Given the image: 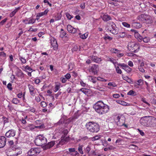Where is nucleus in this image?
<instances>
[{"instance_id": "de8ad7c7", "label": "nucleus", "mask_w": 156, "mask_h": 156, "mask_svg": "<svg viewBox=\"0 0 156 156\" xmlns=\"http://www.w3.org/2000/svg\"><path fill=\"white\" fill-rule=\"evenodd\" d=\"M19 59L23 63H25L26 62L25 59L21 57H20Z\"/></svg>"}, {"instance_id": "423d86ee", "label": "nucleus", "mask_w": 156, "mask_h": 156, "mask_svg": "<svg viewBox=\"0 0 156 156\" xmlns=\"http://www.w3.org/2000/svg\"><path fill=\"white\" fill-rule=\"evenodd\" d=\"M36 145L38 146H43L47 142V139L43 135L37 136L34 141Z\"/></svg>"}, {"instance_id": "20e7f679", "label": "nucleus", "mask_w": 156, "mask_h": 156, "mask_svg": "<svg viewBox=\"0 0 156 156\" xmlns=\"http://www.w3.org/2000/svg\"><path fill=\"white\" fill-rule=\"evenodd\" d=\"M106 28L114 34H116L118 33V28L113 22L110 21L107 23L106 26Z\"/></svg>"}, {"instance_id": "f257e3e1", "label": "nucleus", "mask_w": 156, "mask_h": 156, "mask_svg": "<svg viewBox=\"0 0 156 156\" xmlns=\"http://www.w3.org/2000/svg\"><path fill=\"white\" fill-rule=\"evenodd\" d=\"M140 124L148 127L156 126V118L151 116H145L142 117L140 120Z\"/></svg>"}, {"instance_id": "7ed1b4c3", "label": "nucleus", "mask_w": 156, "mask_h": 156, "mask_svg": "<svg viewBox=\"0 0 156 156\" xmlns=\"http://www.w3.org/2000/svg\"><path fill=\"white\" fill-rule=\"evenodd\" d=\"M86 128L90 132L97 133L99 130V125L95 122H87L85 125Z\"/></svg>"}, {"instance_id": "603ef678", "label": "nucleus", "mask_w": 156, "mask_h": 156, "mask_svg": "<svg viewBox=\"0 0 156 156\" xmlns=\"http://www.w3.org/2000/svg\"><path fill=\"white\" fill-rule=\"evenodd\" d=\"M109 61L112 62L114 65H115V64L116 63V62L115 61V60L112 58H110L109 59Z\"/></svg>"}, {"instance_id": "b1692460", "label": "nucleus", "mask_w": 156, "mask_h": 156, "mask_svg": "<svg viewBox=\"0 0 156 156\" xmlns=\"http://www.w3.org/2000/svg\"><path fill=\"white\" fill-rule=\"evenodd\" d=\"M55 18V21H57L60 20L62 17V14L61 13H58L55 15L54 17Z\"/></svg>"}, {"instance_id": "6e6552de", "label": "nucleus", "mask_w": 156, "mask_h": 156, "mask_svg": "<svg viewBox=\"0 0 156 156\" xmlns=\"http://www.w3.org/2000/svg\"><path fill=\"white\" fill-rule=\"evenodd\" d=\"M128 47L129 51L133 52H137L140 49L139 44L134 42H129Z\"/></svg>"}, {"instance_id": "79ce46f5", "label": "nucleus", "mask_w": 156, "mask_h": 156, "mask_svg": "<svg viewBox=\"0 0 156 156\" xmlns=\"http://www.w3.org/2000/svg\"><path fill=\"white\" fill-rule=\"evenodd\" d=\"M35 21L36 19H31L29 20L28 23V24H33L35 22Z\"/></svg>"}, {"instance_id": "2f4dec72", "label": "nucleus", "mask_w": 156, "mask_h": 156, "mask_svg": "<svg viewBox=\"0 0 156 156\" xmlns=\"http://www.w3.org/2000/svg\"><path fill=\"white\" fill-rule=\"evenodd\" d=\"M126 36V33L125 32H120L119 34V37H121V38H124Z\"/></svg>"}, {"instance_id": "e2e57ef3", "label": "nucleus", "mask_w": 156, "mask_h": 156, "mask_svg": "<svg viewBox=\"0 0 156 156\" xmlns=\"http://www.w3.org/2000/svg\"><path fill=\"white\" fill-rule=\"evenodd\" d=\"M138 69L140 72L142 73H144L145 72V70L144 69V68L142 67H140L139 66Z\"/></svg>"}, {"instance_id": "bf43d9fd", "label": "nucleus", "mask_w": 156, "mask_h": 156, "mask_svg": "<svg viewBox=\"0 0 156 156\" xmlns=\"http://www.w3.org/2000/svg\"><path fill=\"white\" fill-rule=\"evenodd\" d=\"M136 83L139 85H140L141 83V85H142L143 83V80L141 79L137 81V83Z\"/></svg>"}, {"instance_id": "9d476101", "label": "nucleus", "mask_w": 156, "mask_h": 156, "mask_svg": "<svg viewBox=\"0 0 156 156\" xmlns=\"http://www.w3.org/2000/svg\"><path fill=\"white\" fill-rule=\"evenodd\" d=\"M40 152V150L38 148H32L28 152V155L27 156H34Z\"/></svg>"}, {"instance_id": "4be33fe9", "label": "nucleus", "mask_w": 156, "mask_h": 156, "mask_svg": "<svg viewBox=\"0 0 156 156\" xmlns=\"http://www.w3.org/2000/svg\"><path fill=\"white\" fill-rule=\"evenodd\" d=\"M80 90L87 95H88L90 93V90L88 89L82 88Z\"/></svg>"}, {"instance_id": "c03bdc74", "label": "nucleus", "mask_w": 156, "mask_h": 156, "mask_svg": "<svg viewBox=\"0 0 156 156\" xmlns=\"http://www.w3.org/2000/svg\"><path fill=\"white\" fill-rule=\"evenodd\" d=\"M45 127L44 125V124H42L41 125L39 126H34V129L35 128H38L39 129H41L43 128H44Z\"/></svg>"}, {"instance_id": "4c0bfd02", "label": "nucleus", "mask_w": 156, "mask_h": 156, "mask_svg": "<svg viewBox=\"0 0 156 156\" xmlns=\"http://www.w3.org/2000/svg\"><path fill=\"white\" fill-rule=\"evenodd\" d=\"M115 67L117 73H118L121 74L122 73V71L121 69H119V66L116 67L115 65Z\"/></svg>"}, {"instance_id": "ddd939ff", "label": "nucleus", "mask_w": 156, "mask_h": 156, "mask_svg": "<svg viewBox=\"0 0 156 156\" xmlns=\"http://www.w3.org/2000/svg\"><path fill=\"white\" fill-rule=\"evenodd\" d=\"M16 134V132L13 129H10L6 132L5 135L7 137H11L14 136Z\"/></svg>"}, {"instance_id": "a19ab883", "label": "nucleus", "mask_w": 156, "mask_h": 156, "mask_svg": "<svg viewBox=\"0 0 156 156\" xmlns=\"http://www.w3.org/2000/svg\"><path fill=\"white\" fill-rule=\"evenodd\" d=\"M122 24L124 26L127 28H129L130 27V25L126 22H123Z\"/></svg>"}, {"instance_id": "bb28decb", "label": "nucleus", "mask_w": 156, "mask_h": 156, "mask_svg": "<svg viewBox=\"0 0 156 156\" xmlns=\"http://www.w3.org/2000/svg\"><path fill=\"white\" fill-rule=\"evenodd\" d=\"M69 151H66V152L67 154H69L71 155H73V154L71 153L72 152H74L75 151V149L74 148H69L68 149Z\"/></svg>"}, {"instance_id": "4d7b16f0", "label": "nucleus", "mask_w": 156, "mask_h": 156, "mask_svg": "<svg viewBox=\"0 0 156 156\" xmlns=\"http://www.w3.org/2000/svg\"><path fill=\"white\" fill-rule=\"evenodd\" d=\"M104 38L105 40H108L110 41L112 39V37H110L109 36H107L105 37Z\"/></svg>"}, {"instance_id": "9b49d317", "label": "nucleus", "mask_w": 156, "mask_h": 156, "mask_svg": "<svg viewBox=\"0 0 156 156\" xmlns=\"http://www.w3.org/2000/svg\"><path fill=\"white\" fill-rule=\"evenodd\" d=\"M98 70V66L94 64L90 67L89 71L90 72H92L94 75H97Z\"/></svg>"}, {"instance_id": "a878e982", "label": "nucleus", "mask_w": 156, "mask_h": 156, "mask_svg": "<svg viewBox=\"0 0 156 156\" xmlns=\"http://www.w3.org/2000/svg\"><path fill=\"white\" fill-rule=\"evenodd\" d=\"M132 25L136 28H140L142 26L139 23H133Z\"/></svg>"}, {"instance_id": "412c9836", "label": "nucleus", "mask_w": 156, "mask_h": 156, "mask_svg": "<svg viewBox=\"0 0 156 156\" xmlns=\"http://www.w3.org/2000/svg\"><path fill=\"white\" fill-rule=\"evenodd\" d=\"M20 9V7H18L17 8H16V9L13 11L12 12H11V13L9 14V16L12 17H13L15 14L17 12V11Z\"/></svg>"}, {"instance_id": "0eeeda50", "label": "nucleus", "mask_w": 156, "mask_h": 156, "mask_svg": "<svg viewBox=\"0 0 156 156\" xmlns=\"http://www.w3.org/2000/svg\"><path fill=\"white\" fill-rule=\"evenodd\" d=\"M21 151L19 148L14 149L13 147L8 148L6 151V154L8 156H17L21 153Z\"/></svg>"}, {"instance_id": "69168bd1", "label": "nucleus", "mask_w": 156, "mask_h": 156, "mask_svg": "<svg viewBox=\"0 0 156 156\" xmlns=\"http://www.w3.org/2000/svg\"><path fill=\"white\" fill-rule=\"evenodd\" d=\"M78 49V48L77 46L75 45L74 46L73 48L72 49V51L73 52L77 51Z\"/></svg>"}, {"instance_id": "f03ea898", "label": "nucleus", "mask_w": 156, "mask_h": 156, "mask_svg": "<svg viewBox=\"0 0 156 156\" xmlns=\"http://www.w3.org/2000/svg\"><path fill=\"white\" fill-rule=\"evenodd\" d=\"M95 111L100 115H103L107 113L109 110V106L100 101L97 102L94 106Z\"/></svg>"}, {"instance_id": "1a4fd4ad", "label": "nucleus", "mask_w": 156, "mask_h": 156, "mask_svg": "<svg viewBox=\"0 0 156 156\" xmlns=\"http://www.w3.org/2000/svg\"><path fill=\"white\" fill-rule=\"evenodd\" d=\"M125 119L123 115H121L116 117L115 118V121L118 126H122L124 124Z\"/></svg>"}, {"instance_id": "aec40b11", "label": "nucleus", "mask_w": 156, "mask_h": 156, "mask_svg": "<svg viewBox=\"0 0 156 156\" xmlns=\"http://www.w3.org/2000/svg\"><path fill=\"white\" fill-rule=\"evenodd\" d=\"M135 38L137 39L139 42H141L143 39V37L141 36L138 33H136L135 35Z\"/></svg>"}, {"instance_id": "6ab92c4d", "label": "nucleus", "mask_w": 156, "mask_h": 156, "mask_svg": "<svg viewBox=\"0 0 156 156\" xmlns=\"http://www.w3.org/2000/svg\"><path fill=\"white\" fill-rule=\"evenodd\" d=\"M28 87L30 90V92L31 95L34 96L35 93H34V87L30 84L28 85Z\"/></svg>"}, {"instance_id": "864d4df0", "label": "nucleus", "mask_w": 156, "mask_h": 156, "mask_svg": "<svg viewBox=\"0 0 156 156\" xmlns=\"http://www.w3.org/2000/svg\"><path fill=\"white\" fill-rule=\"evenodd\" d=\"M32 68L30 67H29L28 66H26L25 67V70L26 71H27V70H29V71L32 70Z\"/></svg>"}, {"instance_id": "5701e85b", "label": "nucleus", "mask_w": 156, "mask_h": 156, "mask_svg": "<svg viewBox=\"0 0 156 156\" xmlns=\"http://www.w3.org/2000/svg\"><path fill=\"white\" fill-rule=\"evenodd\" d=\"M91 58L92 60L96 62H98L101 61L100 58L94 56H92Z\"/></svg>"}, {"instance_id": "13d9d810", "label": "nucleus", "mask_w": 156, "mask_h": 156, "mask_svg": "<svg viewBox=\"0 0 156 156\" xmlns=\"http://www.w3.org/2000/svg\"><path fill=\"white\" fill-rule=\"evenodd\" d=\"M65 78L68 80L71 77V75L69 73H67L65 76Z\"/></svg>"}, {"instance_id": "393cba45", "label": "nucleus", "mask_w": 156, "mask_h": 156, "mask_svg": "<svg viewBox=\"0 0 156 156\" xmlns=\"http://www.w3.org/2000/svg\"><path fill=\"white\" fill-rule=\"evenodd\" d=\"M64 136L61 139L60 142H64V143L68 142L69 140V137L67 136L66 137Z\"/></svg>"}, {"instance_id": "338daca9", "label": "nucleus", "mask_w": 156, "mask_h": 156, "mask_svg": "<svg viewBox=\"0 0 156 156\" xmlns=\"http://www.w3.org/2000/svg\"><path fill=\"white\" fill-rule=\"evenodd\" d=\"M7 19H5L3 20H2L0 22V24L1 25H3V24L6 22Z\"/></svg>"}, {"instance_id": "cd10ccee", "label": "nucleus", "mask_w": 156, "mask_h": 156, "mask_svg": "<svg viewBox=\"0 0 156 156\" xmlns=\"http://www.w3.org/2000/svg\"><path fill=\"white\" fill-rule=\"evenodd\" d=\"M101 137V135H97L94 137L91 138V140L92 141H94L96 140H98Z\"/></svg>"}, {"instance_id": "c9c22d12", "label": "nucleus", "mask_w": 156, "mask_h": 156, "mask_svg": "<svg viewBox=\"0 0 156 156\" xmlns=\"http://www.w3.org/2000/svg\"><path fill=\"white\" fill-rule=\"evenodd\" d=\"M142 40L144 42L147 43L150 41V39L148 37H145L143 38Z\"/></svg>"}, {"instance_id": "dca6fc26", "label": "nucleus", "mask_w": 156, "mask_h": 156, "mask_svg": "<svg viewBox=\"0 0 156 156\" xmlns=\"http://www.w3.org/2000/svg\"><path fill=\"white\" fill-rule=\"evenodd\" d=\"M67 30L69 32L71 33L74 34L76 32V30L70 25H68Z\"/></svg>"}, {"instance_id": "4468645a", "label": "nucleus", "mask_w": 156, "mask_h": 156, "mask_svg": "<svg viewBox=\"0 0 156 156\" xmlns=\"http://www.w3.org/2000/svg\"><path fill=\"white\" fill-rule=\"evenodd\" d=\"M6 138L5 136H0V148L4 147L6 143Z\"/></svg>"}, {"instance_id": "7c9ffc66", "label": "nucleus", "mask_w": 156, "mask_h": 156, "mask_svg": "<svg viewBox=\"0 0 156 156\" xmlns=\"http://www.w3.org/2000/svg\"><path fill=\"white\" fill-rule=\"evenodd\" d=\"M12 102L15 104H18L20 103V101L16 98H14L11 101Z\"/></svg>"}, {"instance_id": "49530a36", "label": "nucleus", "mask_w": 156, "mask_h": 156, "mask_svg": "<svg viewBox=\"0 0 156 156\" xmlns=\"http://www.w3.org/2000/svg\"><path fill=\"white\" fill-rule=\"evenodd\" d=\"M108 85L112 86L113 87H116L117 86L116 84L114 82H109L108 83Z\"/></svg>"}, {"instance_id": "e433bc0d", "label": "nucleus", "mask_w": 156, "mask_h": 156, "mask_svg": "<svg viewBox=\"0 0 156 156\" xmlns=\"http://www.w3.org/2000/svg\"><path fill=\"white\" fill-rule=\"evenodd\" d=\"M88 36V34L87 33H85L80 36V38L83 39H86L87 37Z\"/></svg>"}, {"instance_id": "0e129e2a", "label": "nucleus", "mask_w": 156, "mask_h": 156, "mask_svg": "<svg viewBox=\"0 0 156 156\" xmlns=\"http://www.w3.org/2000/svg\"><path fill=\"white\" fill-rule=\"evenodd\" d=\"M64 122V121L63 119H61L59 121L57 122V124L58 125L62 124Z\"/></svg>"}, {"instance_id": "c756f323", "label": "nucleus", "mask_w": 156, "mask_h": 156, "mask_svg": "<svg viewBox=\"0 0 156 156\" xmlns=\"http://www.w3.org/2000/svg\"><path fill=\"white\" fill-rule=\"evenodd\" d=\"M66 33L64 31L63 29H61L60 32V37L61 38H63L66 35Z\"/></svg>"}, {"instance_id": "f704fd0d", "label": "nucleus", "mask_w": 156, "mask_h": 156, "mask_svg": "<svg viewBox=\"0 0 156 156\" xmlns=\"http://www.w3.org/2000/svg\"><path fill=\"white\" fill-rule=\"evenodd\" d=\"M127 73H130L132 70V69L130 68L128 65L126 66V67L124 68V69Z\"/></svg>"}, {"instance_id": "a211bd4d", "label": "nucleus", "mask_w": 156, "mask_h": 156, "mask_svg": "<svg viewBox=\"0 0 156 156\" xmlns=\"http://www.w3.org/2000/svg\"><path fill=\"white\" fill-rule=\"evenodd\" d=\"M24 129L27 131L32 130L34 129V126L32 124H29L24 128Z\"/></svg>"}, {"instance_id": "680f3d73", "label": "nucleus", "mask_w": 156, "mask_h": 156, "mask_svg": "<svg viewBox=\"0 0 156 156\" xmlns=\"http://www.w3.org/2000/svg\"><path fill=\"white\" fill-rule=\"evenodd\" d=\"M61 81L62 83H64L66 82L67 81V79L66 78L61 77Z\"/></svg>"}, {"instance_id": "2eb2a0df", "label": "nucleus", "mask_w": 156, "mask_h": 156, "mask_svg": "<svg viewBox=\"0 0 156 156\" xmlns=\"http://www.w3.org/2000/svg\"><path fill=\"white\" fill-rule=\"evenodd\" d=\"M51 45L53 47L54 49H56L58 47V44L57 43V42L56 39L52 37L51 39Z\"/></svg>"}, {"instance_id": "39448f33", "label": "nucleus", "mask_w": 156, "mask_h": 156, "mask_svg": "<svg viewBox=\"0 0 156 156\" xmlns=\"http://www.w3.org/2000/svg\"><path fill=\"white\" fill-rule=\"evenodd\" d=\"M138 19L147 24H151L153 20L151 16L149 15L142 14L138 16Z\"/></svg>"}, {"instance_id": "37998d69", "label": "nucleus", "mask_w": 156, "mask_h": 156, "mask_svg": "<svg viewBox=\"0 0 156 156\" xmlns=\"http://www.w3.org/2000/svg\"><path fill=\"white\" fill-rule=\"evenodd\" d=\"M60 86L59 85L56 84L55 85V90L54 91L55 92H57L60 88Z\"/></svg>"}, {"instance_id": "6e6d98bb", "label": "nucleus", "mask_w": 156, "mask_h": 156, "mask_svg": "<svg viewBox=\"0 0 156 156\" xmlns=\"http://www.w3.org/2000/svg\"><path fill=\"white\" fill-rule=\"evenodd\" d=\"M8 88L10 90H12V84L11 83H9L7 86Z\"/></svg>"}, {"instance_id": "473e14b6", "label": "nucleus", "mask_w": 156, "mask_h": 156, "mask_svg": "<svg viewBox=\"0 0 156 156\" xmlns=\"http://www.w3.org/2000/svg\"><path fill=\"white\" fill-rule=\"evenodd\" d=\"M110 51L112 52L118 54L120 52V51L116 48H112Z\"/></svg>"}, {"instance_id": "72a5a7b5", "label": "nucleus", "mask_w": 156, "mask_h": 156, "mask_svg": "<svg viewBox=\"0 0 156 156\" xmlns=\"http://www.w3.org/2000/svg\"><path fill=\"white\" fill-rule=\"evenodd\" d=\"M90 78L89 80H90V81L94 83H95L96 82V79L95 77H94L92 76H89Z\"/></svg>"}, {"instance_id": "a18cd8bd", "label": "nucleus", "mask_w": 156, "mask_h": 156, "mask_svg": "<svg viewBox=\"0 0 156 156\" xmlns=\"http://www.w3.org/2000/svg\"><path fill=\"white\" fill-rule=\"evenodd\" d=\"M66 17L69 20H71L73 18V16L68 12L66 13Z\"/></svg>"}, {"instance_id": "09e8293b", "label": "nucleus", "mask_w": 156, "mask_h": 156, "mask_svg": "<svg viewBox=\"0 0 156 156\" xmlns=\"http://www.w3.org/2000/svg\"><path fill=\"white\" fill-rule=\"evenodd\" d=\"M68 133V131L67 129L64 130L62 132V134H63V136H66L67 135Z\"/></svg>"}, {"instance_id": "8fccbe9b", "label": "nucleus", "mask_w": 156, "mask_h": 156, "mask_svg": "<svg viewBox=\"0 0 156 156\" xmlns=\"http://www.w3.org/2000/svg\"><path fill=\"white\" fill-rule=\"evenodd\" d=\"M44 15H45V14H44V12H40V13H38L36 17H40Z\"/></svg>"}, {"instance_id": "3c124183", "label": "nucleus", "mask_w": 156, "mask_h": 156, "mask_svg": "<svg viewBox=\"0 0 156 156\" xmlns=\"http://www.w3.org/2000/svg\"><path fill=\"white\" fill-rule=\"evenodd\" d=\"M41 104V106L43 108L47 106L46 103L44 101H42Z\"/></svg>"}, {"instance_id": "c85d7f7f", "label": "nucleus", "mask_w": 156, "mask_h": 156, "mask_svg": "<svg viewBox=\"0 0 156 156\" xmlns=\"http://www.w3.org/2000/svg\"><path fill=\"white\" fill-rule=\"evenodd\" d=\"M116 102L117 103H118L123 106L128 105V104L126 103V102H124V101L120 100H117L116 101Z\"/></svg>"}, {"instance_id": "052dcab7", "label": "nucleus", "mask_w": 156, "mask_h": 156, "mask_svg": "<svg viewBox=\"0 0 156 156\" xmlns=\"http://www.w3.org/2000/svg\"><path fill=\"white\" fill-rule=\"evenodd\" d=\"M90 147L89 146H88L86 148L85 151L86 152H87V153H88L90 151Z\"/></svg>"}, {"instance_id": "774afa93", "label": "nucleus", "mask_w": 156, "mask_h": 156, "mask_svg": "<svg viewBox=\"0 0 156 156\" xmlns=\"http://www.w3.org/2000/svg\"><path fill=\"white\" fill-rule=\"evenodd\" d=\"M85 3L83 2L80 5V7L82 9H83L85 8Z\"/></svg>"}, {"instance_id": "58836bf2", "label": "nucleus", "mask_w": 156, "mask_h": 156, "mask_svg": "<svg viewBox=\"0 0 156 156\" xmlns=\"http://www.w3.org/2000/svg\"><path fill=\"white\" fill-rule=\"evenodd\" d=\"M82 145L80 146L78 148V151L81 154H83V152L82 150Z\"/></svg>"}, {"instance_id": "5fc2aeb1", "label": "nucleus", "mask_w": 156, "mask_h": 156, "mask_svg": "<svg viewBox=\"0 0 156 156\" xmlns=\"http://www.w3.org/2000/svg\"><path fill=\"white\" fill-rule=\"evenodd\" d=\"M135 93V92L132 90H130L127 94L128 95H133Z\"/></svg>"}, {"instance_id": "f8f14e48", "label": "nucleus", "mask_w": 156, "mask_h": 156, "mask_svg": "<svg viewBox=\"0 0 156 156\" xmlns=\"http://www.w3.org/2000/svg\"><path fill=\"white\" fill-rule=\"evenodd\" d=\"M55 144L54 141H51L48 142L47 144L44 145L42 147L44 150H46L52 147Z\"/></svg>"}, {"instance_id": "ea45409f", "label": "nucleus", "mask_w": 156, "mask_h": 156, "mask_svg": "<svg viewBox=\"0 0 156 156\" xmlns=\"http://www.w3.org/2000/svg\"><path fill=\"white\" fill-rule=\"evenodd\" d=\"M2 119L3 121L4 124L9 122V119L8 118L3 116L2 117Z\"/></svg>"}, {"instance_id": "f3484780", "label": "nucleus", "mask_w": 156, "mask_h": 156, "mask_svg": "<svg viewBox=\"0 0 156 156\" xmlns=\"http://www.w3.org/2000/svg\"><path fill=\"white\" fill-rule=\"evenodd\" d=\"M101 17L103 20L105 21H108L112 20L111 17L107 14H105Z\"/></svg>"}]
</instances>
